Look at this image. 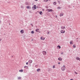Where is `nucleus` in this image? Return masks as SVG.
<instances>
[{"mask_svg": "<svg viewBox=\"0 0 80 80\" xmlns=\"http://www.w3.org/2000/svg\"><path fill=\"white\" fill-rule=\"evenodd\" d=\"M26 8H28H28H31V7H30V6H27V7H26Z\"/></svg>", "mask_w": 80, "mask_h": 80, "instance_id": "15", "label": "nucleus"}, {"mask_svg": "<svg viewBox=\"0 0 80 80\" xmlns=\"http://www.w3.org/2000/svg\"><path fill=\"white\" fill-rule=\"evenodd\" d=\"M63 53H61V54H63Z\"/></svg>", "mask_w": 80, "mask_h": 80, "instance_id": "33", "label": "nucleus"}, {"mask_svg": "<svg viewBox=\"0 0 80 80\" xmlns=\"http://www.w3.org/2000/svg\"><path fill=\"white\" fill-rule=\"evenodd\" d=\"M47 1H48V0H44V2H47Z\"/></svg>", "mask_w": 80, "mask_h": 80, "instance_id": "21", "label": "nucleus"}, {"mask_svg": "<svg viewBox=\"0 0 80 80\" xmlns=\"http://www.w3.org/2000/svg\"><path fill=\"white\" fill-rule=\"evenodd\" d=\"M53 4H54V5H56L57 3H56V2H54V3H53Z\"/></svg>", "mask_w": 80, "mask_h": 80, "instance_id": "20", "label": "nucleus"}, {"mask_svg": "<svg viewBox=\"0 0 80 80\" xmlns=\"http://www.w3.org/2000/svg\"><path fill=\"white\" fill-rule=\"evenodd\" d=\"M20 33H24V30H22L20 31Z\"/></svg>", "mask_w": 80, "mask_h": 80, "instance_id": "8", "label": "nucleus"}, {"mask_svg": "<svg viewBox=\"0 0 80 80\" xmlns=\"http://www.w3.org/2000/svg\"><path fill=\"white\" fill-rule=\"evenodd\" d=\"M36 32H38V29H36Z\"/></svg>", "mask_w": 80, "mask_h": 80, "instance_id": "23", "label": "nucleus"}, {"mask_svg": "<svg viewBox=\"0 0 80 80\" xmlns=\"http://www.w3.org/2000/svg\"><path fill=\"white\" fill-rule=\"evenodd\" d=\"M24 68H26V69H28V67L27 66H25Z\"/></svg>", "mask_w": 80, "mask_h": 80, "instance_id": "9", "label": "nucleus"}, {"mask_svg": "<svg viewBox=\"0 0 80 80\" xmlns=\"http://www.w3.org/2000/svg\"><path fill=\"white\" fill-rule=\"evenodd\" d=\"M39 71H40V69H38L37 70V72H39Z\"/></svg>", "mask_w": 80, "mask_h": 80, "instance_id": "18", "label": "nucleus"}, {"mask_svg": "<svg viewBox=\"0 0 80 80\" xmlns=\"http://www.w3.org/2000/svg\"><path fill=\"white\" fill-rule=\"evenodd\" d=\"M73 41H71L70 42V44H73Z\"/></svg>", "mask_w": 80, "mask_h": 80, "instance_id": "14", "label": "nucleus"}, {"mask_svg": "<svg viewBox=\"0 0 80 80\" xmlns=\"http://www.w3.org/2000/svg\"><path fill=\"white\" fill-rule=\"evenodd\" d=\"M35 0V1H38V0Z\"/></svg>", "mask_w": 80, "mask_h": 80, "instance_id": "31", "label": "nucleus"}, {"mask_svg": "<svg viewBox=\"0 0 80 80\" xmlns=\"http://www.w3.org/2000/svg\"><path fill=\"white\" fill-rule=\"evenodd\" d=\"M65 32V30H61V33H64Z\"/></svg>", "mask_w": 80, "mask_h": 80, "instance_id": "2", "label": "nucleus"}, {"mask_svg": "<svg viewBox=\"0 0 80 80\" xmlns=\"http://www.w3.org/2000/svg\"><path fill=\"white\" fill-rule=\"evenodd\" d=\"M12 57H13V56H12Z\"/></svg>", "mask_w": 80, "mask_h": 80, "instance_id": "36", "label": "nucleus"}, {"mask_svg": "<svg viewBox=\"0 0 80 80\" xmlns=\"http://www.w3.org/2000/svg\"><path fill=\"white\" fill-rule=\"evenodd\" d=\"M62 71H64L65 70V65H63V67L62 68Z\"/></svg>", "mask_w": 80, "mask_h": 80, "instance_id": "1", "label": "nucleus"}, {"mask_svg": "<svg viewBox=\"0 0 80 80\" xmlns=\"http://www.w3.org/2000/svg\"><path fill=\"white\" fill-rule=\"evenodd\" d=\"M42 53L44 55H45L47 54V52L45 51H43Z\"/></svg>", "mask_w": 80, "mask_h": 80, "instance_id": "3", "label": "nucleus"}, {"mask_svg": "<svg viewBox=\"0 0 80 80\" xmlns=\"http://www.w3.org/2000/svg\"><path fill=\"white\" fill-rule=\"evenodd\" d=\"M57 48L58 49V48L59 49H60V48H61V47H60V46H58L57 47Z\"/></svg>", "mask_w": 80, "mask_h": 80, "instance_id": "12", "label": "nucleus"}, {"mask_svg": "<svg viewBox=\"0 0 80 80\" xmlns=\"http://www.w3.org/2000/svg\"><path fill=\"white\" fill-rule=\"evenodd\" d=\"M41 40H44L45 39V38L44 37H41L40 38Z\"/></svg>", "mask_w": 80, "mask_h": 80, "instance_id": "4", "label": "nucleus"}, {"mask_svg": "<svg viewBox=\"0 0 80 80\" xmlns=\"http://www.w3.org/2000/svg\"><path fill=\"white\" fill-rule=\"evenodd\" d=\"M26 65H28V62H27L26 63Z\"/></svg>", "mask_w": 80, "mask_h": 80, "instance_id": "28", "label": "nucleus"}, {"mask_svg": "<svg viewBox=\"0 0 80 80\" xmlns=\"http://www.w3.org/2000/svg\"><path fill=\"white\" fill-rule=\"evenodd\" d=\"M58 9H60V8H61L60 7H58Z\"/></svg>", "mask_w": 80, "mask_h": 80, "instance_id": "27", "label": "nucleus"}, {"mask_svg": "<svg viewBox=\"0 0 80 80\" xmlns=\"http://www.w3.org/2000/svg\"><path fill=\"white\" fill-rule=\"evenodd\" d=\"M40 15H42L43 14V13L41 11L39 13Z\"/></svg>", "mask_w": 80, "mask_h": 80, "instance_id": "17", "label": "nucleus"}, {"mask_svg": "<svg viewBox=\"0 0 80 80\" xmlns=\"http://www.w3.org/2000/svg\"><path fill=\"white\" fill-rule=\"evenodd\" d=\"M32 61L31 60H30L28 61V62H29V63H32Z\"/></svg>", "mask_w": 80, "mask_h": 80, "instance_id": "7", "label": "nucleus"}, {"mask_svg": "<svg viewBox=\"0 0 80 80\" xmlns=\"http://www.w3.org/2000/svg\"><path fill=\"white\" fill-rule=\"evenodd\" d=\"M18 79L19 80V79H21V77H18Z\"/></svg>", "mask_w": 80, "mask_h": 80, "instance_id": "24", "label": "nucleus"}, {"mask_svg": "<svg viewBox=\"0 0 80 80\" xmlns=\"http://www.w3.org/2000/svg\"><path fill=\"white\" fill-rule=\"evenodd\" d=\"M63 14L62 13H60V14L59 15L60 17H62L63 16Z\"/></svg>", "mask_w": 80, "mask_h": 80, "instance_id": "11", "label": "nucleus"}, {"mask_svg": "<svg viewBox=\"0 0 80 80\" xmlns=\"http://www.w3.org/2000/svg\"><path fill=\"white\" fill-rule=\"evenodd\" d=\"M61 29H65V27L62 26L61 27Z\"/></svg>", "mask_w": 80, "mask_h": 80, "instance_id": "10", "label": "nucleus"}, {"mask_svg": "<svg viewBox=\"0 0 80 80\" xmlns=\"http://www.w3.org/2000/svg\"><path fill=\"white\" fill-rule=\"evenodd\" d=\"M32 8H33L34 10L35 9H36L37 8V6H36V5H34L33 7H32Z\"/></svg>", "mask_w": 80, "mask_h": 80, "instance_id": "6", "label": "nucleus"}, {"mask_svg": "<svg viewBox=\"0 0 80 80\" xmlns=\"http://www.w3.org/2000/svg\"><path fill=\"white\" fill-rule=\"evenodd\" d=\"M48 34H49V32H48Z\"/></svg>", "mask_w": 80, "mask_h": 80, "instance_id": "32", "label": "nucleus"}, {"mask_svg": "<svg viewBox=\"0 0 80 80\" xmlns=\"http://www.w3.org/2000/svg\"><path fill=\"white\" fill-rule=\"evenodd\" d=\"M56 17H57V16H56Z\"/></svg>", "mask_w": 80, "mask_h": 80, "instance_id": "35", "label": "nucleus"}, {"mask_svg": "<svg viewBox=\"0 0 80 80\" xmlns=\"http://www.w3.org/2000/svg\"><path fill=\"white\" fill-rule=\"evenodd\" d=\"M74 72L75 73V74H78V73L75 71Z\"/></svg>", "mask_w": 80, "mask_h": 80, "instance_id": "26", "label": "nucleus"}, {"mask_svg": "<svg viewBox=\"0 0 80 80\" xmlns=\"http://www.w3.org/2000/svg\"><path fill=\"white\" fill-rule=\"evenodd\" d=\"M42 10H43V11H44V9H42Z\"/></svg>", "mask_w": 80, "mask_h": 80, "instance_id": "34", "label": "nucleus"}, {"mask_svg": "<svg viewBox=\"0 0 80 80\" xmlns=\"http://www.w3.org/2000/svg\"><path fill=\"white\" fill-rule=\"evenodd\" d=\"M73 48H75L76 47V46L75 45H73Z\"/></svg>", "mask_w": 80, "mask_h": 80, "instance_id": "25", "label": "nucleus"}, {"mask_svg": "<svg viewBox=\"0 0 80 80\" xmlns=\"http://www.w3.org/2000/svg\"><path fill=\"white\" fill-rule=\"evenodd\" d=\"M31 25L32 26V27H33V24H31Z\"/></svg>", "mask_w": 80, "mask_h": 80, "instance_id": "29", "label": "nucleus"}, {"mask_svg": "<svg viewBox=\"0 0 80 80\" xmlns=\"http://www.w3.org/2000/svg\"><path fill=\"white\" fill-rule=\"evenodd\" d=\"M52 68H55V65H53V66H52Z\"/></svg>", "mask_w": 80, "mask_h": 80, "instance_id": "19", "label": "nucleus"}, {"mask_svg": "<svg viewBox=\"0 0 80 80\" xmlns=\"http://www.w3.org/2000/svg\"><path fill=\"white\" fill-rule=\"evenodd\" d=\"M58 60L60 61H62V58H58Z\"/></svg>", "mask_w": 80, "mask_h": 80, "instance_id": "13", "label": "nucleus"}, {"mask_svg": "<svg viewBox=\"0 0 80 80\" xmlns=\"http://www.w3.org/2000/svg\"><path fill=\"white\" fill-rule=\"evenodd\" d=\"M19 72H23V69H22L21 70H19Z\"/></svg>", "mask_w": 80, "mask_h": 80, "instance_id": "16", "label": "nucleus"}, {"mask_svg": "<svg viewBox=\"0 0 80 80\" xmlns=\"http://www.w3.org/2000/svg\"><path fill=\"white\" fill-rule=\"evenodd\" d=\"M47 11H48V12H53V10L52 9H48L47 10Z\"/></svg>", "mask_w": 80, "mask_h": 80, "instance_id": "5", "label": "nucleus"}, {"mask_svg": "<svg viewBox=\"0 0 80 80\" xmlns=\"http://www.w3.org/2000/svg\"><path fill=\"white\" fill-rule=\"evenodd\" d=\"M58 64H60V62H58Z\"/></svg>", "mask_w": 80, "mask_h": 80, "instance_id": "30", "label": "nucleus"}, {"mask_svg": "<svg viewBox=\"0 0 80 80\" xmlns=\"http://www.w3.org/2000/svg\"><path fill=\"white\" fill-rule=\"evenodd\" d=\"M31 33H32V34H33V33H34V32L33 31H31Z\"/></svg>", "mask_w": 80, "mask_h": 80, "instance_id": "22", "label": "nucleus"}]
</instances>
